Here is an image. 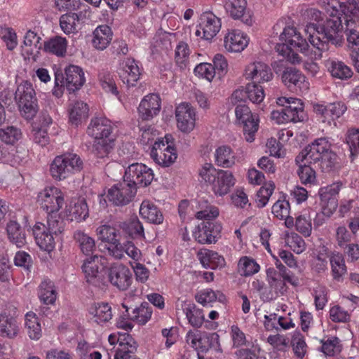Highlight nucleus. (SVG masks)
Returning a JSON list of instances; mask_svg holds the SVG:
<instances>
[{
  "instance_id": "nucleus-47",
  "label": "nucleus",
  "mask_w": 359,
  "mask_h": 359,
  "mask_svg": "<svg viewBox=\"0 0 359 359\" xmlns=\"http://www.w3.org/2000/svg\"><path fill=\"white\" fill-rule=\"evenodd\" d=\"M44 50L57 56H63L67 50V41L61 36H56L45 42Z\"/></svg>"
},
{
  "instance_id": "nucleus-60",
  "label": "nucleus",
  "mask_w": 359,
  "mask_h": 359,
  "mask_svg": "<svg viewBox=\"0 0 359 359\" xmlns=\"http://www.w3.org/2000/svg\"><path fill=\"white\" fill-rule=\"evenodd\" d=\"M275 189L274 183L272 182H269V183L265 184L262 186L257 194V203L259 208L264 207L269 200L270 196L272 195L273 190Z\"/></svg>"
},
{
  "instance_id": "nucleus-50",
  "label": "nucleus",
  "mask_w": 359,
  "mask_h": 359,
  "mask_svg": "<svg viewBox=\"0 0 359 359\" xmlns=\"http://www.w3.org/2000/svg\"><path fill=\"white\" fill-rule=\"evenodd\" d=\"M330 257L328 249L325 246L320 247L312 262V269L318 273H324L327 269V258Z\"/></svg>"
},
{
  "instance_id": "nucleus-8",
  "label": "nucleus",
  "mask_w": 359,
  "mask_h": 359,
  "mask_svg": "<svg viewBox=\"0 0 359 359\" xmlns=\"http://www.w3.org/2000/svg\"><path fill=\"white\" fill-rule=\"evenodd\" d=\"M150 155L157 164L163 167H168L172 165L177 157L172 135H167L163 139H158L156 141Z\"/></svg>"
},
{
  "instance_id": "nucleus-29",
  "label": "nucleus",
  "mask_w": 359,
  "mask_h": 359,
  "mask_svg": "<svg viewBox=\"0 0 359 359\" xmlns=\"http://www.w3.org/2000/svg\"><path fill=\"white\" fill-rule=\"evenodd\" d=\"M266 277L269 286L277 294L283 295L287 292L286 283H288V280L284 275L276 273V269L269 268L266 270Z\"/></svg>"
},
{
  "instance_id": "nucleus-18",
  "label": "nucleus",
  "mask_w": 359,
  "mask_h": 359,
  "mask_svg": "<svg viewBox=\"0 0 359 359\" xmlns=\"http://www.w3.org/2000/svg\"><path fill=\"white\" fill-rule=\"evenodd\" d=\"M161 109V99L157 94L146 95L141 101L138 113L143 121H149L156 116Z\"/></svg>"
},
{
  "instance_id": "nucleus-64",
  "label": "nucleus",
  "mask_w": 359,
  "mask_h": 359,
  "mask_svg": "<svg viewBox=\"0 0 359 359\" xmlns=\"http://www.w3.org/2000/svg\"><path fill=\"white\" fill-rule=\"evenodd\" d=\"M290 203L286 200H278L272 206V213L280 219L288 217L290 214Z\"/></svg>"
},
{
  "instance_id": "nucleus-46",
  "label": "nucleus",
  "mask_w": 359,
  "mask_h": 359,
  "mask_svg": "<svg viewBox=\"0 0 359 359\" xmlns=\"http://www.w3.org/2000/svg\"><path fill=\"white\" fill-rule=\"evenodd\" d=\"M195 299L197 302L203 306H208L209 304L215 302L218 299L219 302H223L225 301V296L219 291L215 292L211 289H205L198 292Z\"/></svg>"
},
{
  "instance_id": "nucleus-34",
  "label": "nucleus",
  "mask_w": 359,
  "mask_h": 359,
  "mask_svg": "<svg viewBox=\"0 0 359 359\" xmlns=\"http://www.w3.org/2000/svg\"><path fill=\"white\" fill-rule=\"evenodd\" d=\"M215 163L218 166L230 168L235 163V156L228 146L218 147L215 154Z\"/></svg>"
},
{
  "instance_id": "nucleus-28",
  "label": "nucleus",
  "mask_w": 359,
  "mask_h": 359,
  "mask_svg": "<svg viewBox=\"0 0 359 359\" xmlns=\"http://www.w3.org/2000/svg\"><path fill=\"white\" fill-rule=\"evenodd\" d=\"M88 116V107L83 101L72 102L69 106V121L72 124L78 126L86 119Z\"/></svg>"
},
{
  "instance_id": "nucleus-61",
  "label": "nucleus",
  "mask_w": 359,
  "mask_h": 359,
  "mask_svg": "<svg viewBox=\"0 0 359 359\" xmlns=\"http://www.w3.org/2000/svg\"><path fill=\"white\" fill-rule=\"evenodd\" d=\"M247 97L253 103L259 104L264 98V89L255 83H248L245 88Z\"/></svg>"
},
{
  "instance_id": "nucleus-63",
  "label": "nucleus",
  "mask_w": 359,
  "mask_h": 359,
  "mask_svg": "<svg viewBox=\"0 0 359 359\" xmlns=\"http://www.w3.org/2000/svg\"><path fill=\"white\" fill-rule=\"evenodd\" d=\"M189 50L188 45L184 42H180L177 45L175 53V59L177 65L181 68H185L188 62Z\"/></svg>"
},
{
  "instance_id": "nucleus-27",
  "label": "nucleus",
  "mask_w": 359,
  "mask_h": 359,
  "mask_svg": "<svg viewBox=\"0 0 359 359\" xmlns=\"http://www.w3.org/2000/svg\"><path fill=\"white\" fill-rule=\"evenodd\" d=\"M197 255L205 268L215 269L217 267H222L225 264L223 257L220 256L217 252L208 249L201 250Z\"/></svg>"
},
{
  "instance_id": "nucleus-14",
  "label": "nucleus",
  "mask_w": 359,
  "mask_h": 359,
  "mask_svg": "<svg viewBox=\"0 0 359 359\" xmlns=\"http://www.w3.org/2000/svg\"><path fill=\"white\" fill-rule=\"evenodd\" d=\"M331 151V143L328 139L325 137L318 138L296 156L295 162H301L302 161H306V163L313 162L319 160V158L323 154Z\"/></svg>"
},
{
  "instance_id": "nucleus-21",
  "label": "nucleus",
  "mask_w": 359,
  "mask_h": 359,
  "mask_svg": "<svg viewBox=\"0 0 359 359\" xmlns=\"http://www.w3.org/2000/svg\"><path fill=\"white\" fill-rule=\"evenodd\" d=\"M33 234L36 243L41 250L50 252L55 246L53 233L47 230L46 226L41 222H36L33 227Z\"/></svg>"
},
{
  "instance_id": "nucleus-24",
  "label": "nucleus",
  "mask_w": 359,
  "mask_h": 359,
  "mask_svg": "<svg viewBox=\"0 0 359 359\" xmlns=\"http://www.w3.org/2000/svg\"><path fill=\"white\" fill-rule=\"evenodd\" d=\"M90 15L91 11L89 6L79 1L75 9L60 17L59 22H75L76 21L83 22L84 20L90 19Z\"/></svg>"
},
{
  "instance_id": "nucleus-54",
  "label": "nucleus",
  "mask_w": 359,
  "mask_h": 359,
  "mask_svg": "<svg viewBox=\"0 0 359 359\" xmlns=\"http://www.w3.org/2000/svg\"><path fill=\"white\" fill-rule=\"evenodd\" d=\"M246 0H226L225 8L234 20L241 18L246 8Z\"/></svg>"
},
{
  "instance_id": "nucleus-17",
  "label": "nucleus",
  "mask_w": 359,
  "mask_h": 359,
  "mask_svg": "<svg viewBox=\"0 0 359 359\" xmlns=\"http://www.w3.org/2000/svg\"><path fill=\"white\" fill-rule=\"evenodd\" d=\"M175 116L179 129L185 133L191 131L195 126V111L187 103H182L177 107Z\"/></svg>"
},
{
  "instance_id": "nucleus-31",
  "label": "nucleus",
  "mask_w": 359,
  "mask_h": 359,
  "mask_svg": "<svg viewBox=\"0 0 359 359\" xmlns=\"http://www.w3.org/2000/svg\"><path fill=\"white\" fill-rule=\"evenodd\" d=\"M123 307L126 309L127 314H123L133 321H135L140 325H144L151 318L152 311L148 306L147 303L142 304L139 307L133 309L132 315L129 313V307L125 304H122Z\"/></svg>"
},
{
  "instance_id": "nucleus-51",
  "label": "nucleus",
  "mask_w": 359,
  "mask_h": 359,
  "mask_svg": "<svg viewBox=\"0 0 359 359\" xmlns=\"http://www.w3.org/2000/svg\"><path fill=\"white\" fill-rule=\"evenodd\" d=\"M199 339L198 348L201 352H207L210 348L217 349L219 346V335L214 333L202 332Z\"/></svg>"
},
{
  "instance_id": "nucleus-5",
  "label": "nucleus",
  "mask_w": 359,
  "mask_h": 359,
  "mask_svg": "<svg viewBox=\"0 0 359 359\" xmlns=\"http://www.w3.org/2000/svg\"><path fill=\"white\" fill-rule=\"evenodd\" d=\"M325 11L332 17L326 22H355L359 16V5L356 1L341 3L339 0H323Z\"/></svg>"
},
{
  "instance_id": "nucleus-44",
  "label": "nucleus",
  "mask_w": 359,
  "mask_h": 359,
  "mask_svg": "<svg viewBox=\"0 0 359 359\" xmlns=\"http://www.w3.org/2000/svg\"><path fill=\"white\" fill-rule=\"evenodd\" d=\"M39 297L46 304H52L57 297L54 283L50 280H43L39 286Z\"/></svg>"
},
{
  "instance_id": "nucleus-22",
  "label": "nucleus",
  "mask_w": 359,
  "mask_h": 359,
  "mask_svg": "<svg viewBox=\"0 0 359 359\" xmlns=\"http://www.w3.org/2000/svg\"><path fill=\"white\" fill-rule=\"evenodd\" d=\"M248 43L249 38L240 30H232L224 38V47L229 52H241Z\"/></svg>"
},
{
  "instance_id": "nucleus-9",
  "label": "nucleus",
  "mask_w": 359,
  "mask_h": 359,
  "mask_svg": "<svg viewBox=\"0 0 359 359\" xmlns=\"http://www.w3.org/2000/svg\"><path fill=\"white\" fill-rule=\"evenodd\" d=\"M35 95L32 85L27 81L19 84L15 91V99L27 119L32 118L37 111Z\"/></svg>"
},
{
  "instance_id": "nucleus-16",
  "label": "nucleus",
  "mask_w": 359,
  "mask_h": 359,
  "mask_svg": "<svg viewBox=\"0 0 359 359\" xmlns=\"http://www.w3.org/2000/svg\"><path fill=\"white\" fill-rule=\"evenodd\" d=\"M222 226L213 221H203L194 231L195 239L201 244L216 243L219 236Z\"/></svg>"
},
{
  "instance_id": "nucleus-12",
  "label": "nucleus",
  "mask_w": 359,
  "mask_h": 359,
  "mask_svg": "<svg viewBox=\"0 0 359 359\" xmlns=\"http://www.w3.org/2000/svg\"><path fill=\"white\" fill-rule=\"evenodd\" d=\"M37 201L41 208L50 215L60 210L64 204V197L60 189L49 187L39 192Z\"/></svg>"
},
{
  "instance_id": "nucleus-25",
  "label": "nucleus",
  "mask_w": 359,
  "mask_h": 359,
  "mask_svg": "<svg viewBox=\"0 0 359 359\" xmlns=\"http://www.w3.org/2000/svg\"><path fill=\"white\" fill-rule=\"evenodd\" d=\"M140 215L150 223L161 224L163 222V215L158 208L152 202L144 200L140 208Z\"/></svg>"
},
{
  "instance_id": "nucleus-56",
  "label": "nucleus",
  "mask_w": 359,
  "mask_h": 359,
  "mask_svg": "<svg viewBox=\"0 0 359 359\" xmlns=\"http://www.w3.org/2000/svg\"><path fill=\"white\" fill-rule=\"evenodd\" d=\"M98 79L101 86L105 91L116 95H118L116 85L110 72L102 69L98 74Z\"/></svg>"
},
{
  "instance_id": "nucleus-23",
  "label": "nucleus",
  "mask_w": 359,
  "mask_h": 359,
  "mask_svg": "<svg viewBox=\"0 0 359 359\" xmlns=\"http://www.w3.org/2000/svg\"><path fill=\"white\" fill-rule=\"evenodd\" d=\"M119 340L114 359H139L135 355L137 344L130 334L121 336Z\"/></svg>"
},
{
  "instance_id": "nucleus-38",
  "label": "nucleus",
  "mask_w": 359,
  "mask_h": 359,
  "mask_svg": "<svg viewBox=\"0 0 359 359\" xmlns=\"http://www.w3.org/2000/svg\"><path fill=\"white\" fill-rule=\"evenodd\" d=\"M282 81L288 88L293 86L301 88L305 81V76L295 68L288 67L282 74Z\"/></svg>"
},
{
  "instance_id": "nucleus-13",
  "label": "nucleus",
  "mask_w": 359,
  "mask_h": 359,
  "mask_svg": "<svg viewBox=\"0 0 359 359\" xmlns=\"http://www.w3.org/2000/svg\"><path fill=\"white\" fill-rule=\"evenodd\" d=\"M236 118L243 124L245 139L248 142L255 140V135L258 130L259 118L256 114H252L250 108L244 104H238L235 109Z\"/></svg>"
},
{
  "instance_id": "nucleus-48",
  "label": "nucleus",
  "mask_w": 359,
  "mask_h": 359,
  "mask_svg": "<svg viewBox=\"0 0 359 359\" xmlns=\"http://www.w3.org/2000/svg\"><path fill=\"white\" fill-rule=\"evenodd\" d=\"M74 238L83 254L89 255L95 250V241L86 233L77 231L74 233Z\"/></svg>"
},
{
  "instance_id": "nucleus-3",
  "label": "nucleus",
  "mask_w": 359,
  "mask_h": 359,
  "mask_svg": "<svg viewBox=\"0 0 359 359\" xmlns=\"http://www.w3.org/2000/svg\"><path fill=\"white\" fill-rule=\"evenodd\" d=\"M199 175L206 183L212 185L213 192L218 196L226 195L235 184V178L230 171L217 170L210 163L203 166Z\"/></svg>"
},
{
  "instance_id": "nucleus-53",
  "label": "nucleus",
  "mask_w": 359,
  "mask_h": 359,
  "mask_svg": "<svg viewBox=\"0 0 359 359\" xmlns=\"http://www.w3.org/2000/svg\"><path fill=\"white\" fill-rule=\"evenodd\" d=\"M346 142L349 147L351 161L359 154V128H352L347 130Z\"/></svg>"
},
{
  "instance_id": "nucleus-2",
  "label": "nucleus",
  "mask_w": 359,
  "mask_h": 359,
  "mask_svg": "<svg viewBox=\"0 0 359 359\" xmlns=\"http://www.w3.org/2000/svg\"><path fill=\"white\" fill-rule=\"evenodd\" d=\"M309 24L308 28L316 30L317 34H310L309 42L314 51L311 59L318 60L323 57V53L329 49L328 42L340 46L344 41V27L342 24Z\"/></svg>"
},
{
  "instance_id": "nucleus-33",
  "label": "nucleus",
  "mask_w": 359,
  "mask_h": 359,
  "mask_svg": "<svg viewBox=\"0 0 359 359\" xmlns=\"http://www.w3.org/2000/svg\"><path fill=\"white\" fill-rule=\"evenodd\" d=\"M25 326L29 338L38 340L41 337V327L35 313L28 312L25 315Z\"/></svg>"
},
{
  "instance_id": "nucleus-15",
  "label": "nucleus",
  "mask_w": 359,
  "mask_h": 359,
  "mask_svg": "<svg viewBox=\"0 0 359 359\" xmlns=\"http://www.w3.org/2000/svg\"><path fill=\"white\" fill-rule=\"evenodd\" d=\"M137 189L127 180L114 184L108 190L107 198L116 205H125L135 197Z\"/></svg>"
},
{
  "instance_id": "nucleus-43",
  "label": "nucleus",
  "mask_w": 359,
  "mask_h": 359,
  "mask_svg": "<svg viewBox=\"0 0 359 359\" xmlns=\"http://www.w3.org/2000/svg\"><path fill=\"white\" fill-rule=\"evenodd\" d=\"M189 323L194 327H200L204 322L203 311L196 307L194 304H186L184 308Z\"/></svg>"
},
{
  "instance_id": "nucleus-35",
  "label": "nucleus",
  "mask_w": 359,
  "mask_h": 359,
  "mask_svg": "<svg viewBox=\"0 0 359 359\" xmlns=\"http://www.w3.org/2000/svg\"><path fill=\"white\" fill-rule=\"evenodd\" d=\"M299 165L297 175L301 182L304 184H314L316 180V170H317L312 163H306V161L296 162Z\"/></svg>"
},
{
  "instance_id": "nucleus-55",
  "label": "nucleus",
  "mask_w": 359,
  "mask_h": 359,
  "mask_svg": "<svg viewBox=\"0 0 359 359\" xmlns=\"http://www.w3.org/2000/svg\"><path fill=\"white\" fill-rule=\"evenodd\" d=\"M22 137L20 128L11 126L0 129V140L7 144H14Z\"/></svg>"
},
{
  "instance_id": "nucleus-1",
  "label": "nucleus",
  "mask_w": 359,
  "mask_h": 359,
  "mask_svg": "<svg viewBox=\"0 0 359 359\" xmlns=\"http://www.w3.org/2000/svg\"><path fill=\"white\" fill-rule=\"evenodd\" d=\"M105 259L93 255L86 258L82 266L86 282L101 290H104L109 283L120 291L127 290L132 284L133 274L130 269L120 263L109 267L104 266Z\"/></svg>"
},
{
  "instance_id": "nucleus-49",
  "label": "nucleus",
  "mask_w": 359,
  "mask_h": 359,
  "mask_svg": "<svg viewBox=\"0 0 359 359\" xmlns=\"http://www.w3.org/2000/svg\"><path fill=\"white\" fill-rule=\"evenodd\" d=\"M70 219L80 222L84 221L89 215L88 206L84 199L79 200L70 210Z\"/></svg>"
},
{
  "instance_id": "nucleus-20",
  "label": "nucleus",
  "mask_w": 359,
  "mask_h": 359,
  "mask_svg": "<svg viewBox=\"0 0 359 359\" xmlns=\"http://www.w3.org/2000/svg\"><path fill=\"white\" fill-rule=\"evenodd\" d=\"M247 79L255 80L257 82H268L273 78L271 68L265 63L256 62L249 64L245 68Z\"/></svg>"
},
{
  "instance_id": "nucleus-26",
  "label": "nucleus",
  "mask_w": 359,
  "mask_h": 359,
  "mask_svg": "<svg viewBox=\"0 0 359 359\" xmlns=\"http://www.w3.org/2000/svg\"><path fill=\"white\" fill-rule=\"evenodd\" d=\"M112 39V32L107 24L99 25L93 32V45L100 50H104Z\"/></svg>"
},
{
  "instance_id": "nucleus-11",
  "label": "nucleus",
  "mask_w": 359,
  "mask_h": 359,
  "mask_svg": "<svg viewBox=\"0 0 359 359\" xmlns=\"http://www.w3.org/2000/svg\"><path fill=\"white\" fill-rule=\"evenodd\" d=\"M132 186L147 187L154 180L153 170L143 163H135L130 165L125 170L124 177Z\"/></svg>"
},
{
  "instance_id": "nucleus-58",
  "label": "nucleus",
  "mask_w": 359,
  "mask_h": 359,
  "mask_svg": "<svg viewBox=\"0 0 359 359\" xmlns=\"http://www.w3.org/2000/svg\"><path fill=\"white\" fill-rule=\"evenodd\" d=\"M238 271L242 276H249L258 272L259 266L252 259L243 257L238 262Z\"/></svg>"
},
{
  "instance_id": "nucleus-45",
  "label": "nucleus",
  "mask_w": 359,
  "mask_h": 359,
  "mask_svg": "<svg viewBox=\"0 0 359 359\" xmlns=\"http://www.w3.org/2000/svg\"><path fill=\"white\" fill-rule=\"evenodd\" d=\"M114 146V139L95 140L92 151L96 157L104 158L108 156Z\"/></svg>"
},
{
  "instance_id": "nucleus-4",
  "label": "nucleus",
  "mask_w": 359,
  "mask_h": 359,
  "mask_svg": "<svg viewBox=\"0 0 359 359\" xmlns=\"http://www.w3.org/2000/svg\"><path fill=\"white\" fill-rule=\"evenodd\" d=\"M83 163L80 156L73 153H66L56 156L50 165V173L55 180H62L83 169Z\"/></svg>"
},
{
  "instance_id": "nucleus-10",
  "label": "nucleus",
  "mask_w": 359,
  "mask_h": 359,
  "mask_svg": "<svg viewBox=\"0 0 359 359\" xmlns=\"http://www.w3.org/2000/svg\"><path fill=\"white\" fill-rule=\"evenodd\" d=\"M65 77L61 73H55V83L56 86L66 87L70 93L79 90L85 83L83 69L76 65H69L65 69Z\"/></svg>"
},
{
  "instance_id": "nucleus-57",
  "label": "nucleus",
  "mask_w": 359,
  "mask_h": 359,
  "mask_svg": "<svg viewBox=\"0 0 359 359\" xmlns=\"http://www.w3.org/2000/svg\"><path fill=\"white\" fill-rule=\"evenodd\" d=\"M321 351L328 356H333L341 351V345L339 339L336 337H332L327 339L321 340Z\"/></svg>"
},
{
  "instance_id": "nucleus-52",
  "label": "nucleus",
  "mask_w": 359,
  "mask_h": 359,
  "mask_svg": "<svg viewBox=\"0 0 359 359\" xmlns=\"http://www.w3.org/2000/svg\"><path fill=\"white\" fill-rule=\"evenodd\" d=\"M96 232L98 238L102 242L111 244L112 243H116L117 240L119 239L118 231L110 225H102L97 229Z\"/></svg>"
},
{
  "instance_id": "nucleus-59",
  "label": "nucleus",
  "mask_w": 359,
  "mask_h": 359,
  "mask_svg": "<svg viewBox=\"0 0 359 359\" xmlns=\"http://www.w3.org/2000/svg\"><path fill=\"white\" fill-rule=\"evenodd\" d=\"M221 29V24H199L196 31V36L202 35L205 40H211Z\"/></svg>"
},
{
  "instance_id": "nucleus-30",
  "label": "nucleus",
  "mask_w": 359,
  "mask_h": 359,
  "mask_svg": "<svg viewBox=\"0 0 359 359\" xmlns=\"http://www.w3.org/2000/svg\"><path fill=\"white\" fill-rule=\"evenodd\" d=\"M140 69L135 61L128 59L120 73V76L123 83H126L128 86H134L140 79Z\"/></svg>"
},
{
  "instance_id": "nucleus-32",
  "label": "nucleus",
  "mask_w": 359,
  "mask_h": 359,
  "mask_svg": "<svg viewBox=\"0 0 359 359\" xmlns=\"http://www.w3.org/2000/svg\"><path fill=\"white\" fill-rule=\"evenodd\" d=\"M7 233L10 241L18 248H22L26 243L25 231L15 221H10L7 224Z\"/></svg>"
},
{
  "instance_id": "nucleus-37",
  "label": "nucleus",
  "mask_w": 359,
  "mask_h": 359,
  "mask_svg": "<svg viewBox=\"0 0 359 359\" xmlns=\"http://www.w3.org/2000/svg\"><path fill=\"white\" fill-rule=\"evenodd\" d=\"M312 165L323 172L333 170L337 164V156L332 151L327 152L319 158V160L311 162Z\"/></svg>"
},
{
  "instance_id": "nucleus-41",
  "label": "nucleus",
  "mask_w": 359,
  "mask_h": 359,
  "mask_svg": "<svg viewBox=\"0 0 359 359\" xmlns=\"http://www.w3.org/2000/svg\"><path fill=\"white\" fill-rule=\"evenodd\" d=\"M327 67L331 75L334 78L344 80L353 75L351 69L342 62L332 60L327 62Z\"/></svg>"
},
{
  "instance_id": "nucleus-40",
  "label": "nucleus",
  "mask_w": 359,
  "mask_h": 359,
  "mask_svg": "<svg viewBox=\"0 0 359 359\" xmlns=\"http://www.w3.org/2000/svg\"><path fill=\"white\" fill-rule=\"evenodd\" d=\"M18 332V326L15 318L7 315H0V334L8 338L15 337Z\"/></svg>"
},
{
  "instance_id": "nucleus-19",
  "label": "nucleus",
  "mask_w": 359,
  "mask_h": 359,
  "mask_svg": "<svg viewBox=\"0 0 359 359\" xmlns=\"http://www.w3.org/2000/svg\"><path fill=\"white\" fill-rule=\"evenodd\" d=\"M112 130L111 121L106 118L100 117L91 120L87 133L95 140L111 139L109 136Z\"/></svg>"
},
{
  "instance_id": "nucleus-42",
  "label": "nucleus",
  "mask_w": 359,
  "mask_h": 359,
  "mask_svg": "<svg viewBox=\"0 0 359 359\" xmlns=\"http://www.w3.org/2000/svg\"><path fill=\"white\" fill-rule=\"evenodd\" d=\"M90 313L93 315L97 323L108 322L112 318L111 306L108 303H97L90 309Z\"/></svg>"
},
{
  "instance_id": "nucleus-6",
  "label": "nucleus",
  "mask_w": 359,
  "mask_h": 359,
  "mask_svg": "<svg viewBox=\"0 0 359 359\" xmlns=\"http://www.w3.org/2000/svg\"><path fill=\"white\" fill-rule=\"evenodd\" d=\"M341 183L338 182L330 186L322 187L319 190L322 211L317 213L314 218V225L319 226L325 222V217H330L337 210L338 201L337 195L339 194Z\"/></svg>"
},
{
  "instance_id": "nucleus-62",
  "label": "nucleus",
  "mask_w": 359,
  "mask_h": 359,
  "mask_svg": "<svg viewBox=\"0 0 359 359\" xmlns=\"http://www.w3.org/2000/svg\"><path fill=\"white\" fill-rule=\"evenodd\" d=\"M0 37L6 45L9 50L15 49L18 45L17 34L10 27H1Z\"/></svg>"
},
{
  "instance_id": "nucleus-7",
  "label": "nucleus",
  "mask_w": 359,
  "mask_h": 359,
  "mask_svg": "<svg viewBox=\"0 0 359 359\" xmlns=\"http://www.w3.org/2000/svg\"><path fill=\"white\" fill-rule=\"evenodd\" d=\"M313 48V47L310 48L306 39H303L299 32L293 35V37L289 39V42L287 44H280L276 47L277 52L293 64L299 63L301 61L299 54L295 53L294 49L300 51L306 55H310L311 57L312 52L314 53L315 51Z\"/></svg>"
},
{
  "instance_id": "nucleus-39",
  "label": "nucleus",
  "mask_w": 359,
  "mask_h": 359,
  "mask_svg": "<svg viewBox=\"0 0 359 359\" xmlns=\"http://www.w3.org/2000/svg\"><path fill=\"white\" fill-rule=\"evenodd\" d=\"M330 262L333 278L340 280L342 276L346 273V266L343 255L339 252H332Z\"/></svg>"
},
{
  "instance_id": "nucleus-36",
  "label": "nucleus",
  "mask_w": 359,
  "mask_h": 359,
  "mask_svg": "<svg viewBox=\"0 0 359 359\" xmlns=\"http://www.w3.org/2000/svg\"><path fill=\"white\" fill-rule=\"evenodd\" d=\"M119 227L131 237H144L142 224L136 216L132 217L128 221L121 222Z\"/></svg>"
}]
</instances>
